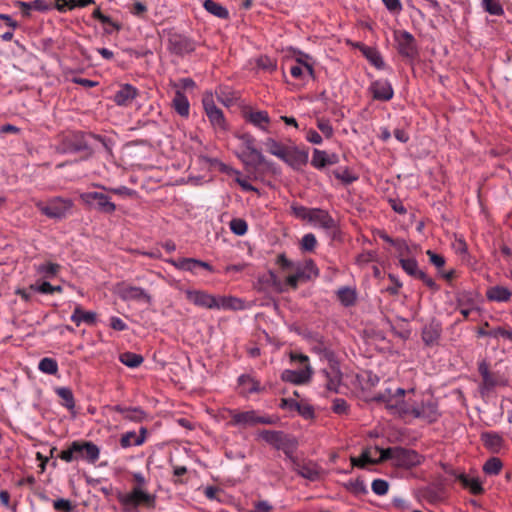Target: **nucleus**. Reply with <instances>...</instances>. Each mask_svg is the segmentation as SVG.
Here are the masks:
<instances>
[{"label": "nucleus", "mask_w": 512, "mask_h": 512, "mask_svg": "<svg viewBox=\"0 0 512 512\" xmlns=\"http://www.w3.org/2000/svg\"><path fill=\"white\" fill-rule=\"evenodd\" d=\"M419 397L420 395H417L414 389L405 390L399 387L394 389L388 387L384 392L379 393L375 399L383 402L393 414L413 417L416 406L419 404Z\"/></svg>", "instance_id": "obj_1"}, {"label": "nucleus", "mask_w": 512, "mask_h": 512, "mask_svg": "<svg viewBox=\"0 0 512 512\" xmlns=\"http://www.w3.org/2000/svg\"><path fill=\"white\" fill-rule=\"evenodd\" d=\"M188 301L196 306L207 309L239 310L243 308V302L232 296H214L202 290H186Z\"/></svg>", "instance_id": "obj_2"}, {"label": "nucleus", "mask_w": 512, "mask_h": 512, "mask_svg": "<svg viewBox=\"0 0 512 512\" xmlns=\"http://www.w3.org/2000/svg\"><path fill=\"white\" fill-rule=\"evenodd\" d=\"M60 266L56 263L46 262L37 268V279L34 283V291L42 294H53L62 292L61 285H53L52 281L57 278Z\"/></svg>", "instance_id": "obj_3"}, {"label": "nucleus", "mask_w": 512, "mask_h": 512, "mask_svg": "<svg viewBox=\"0 0 512 512\" xmlns=\"http://www.w3.org/2000/svg\"><path fill=\"white\" fill-rule=\"evenodd\" d=\"M291 211L296 218L307 221L314 227L330 229L334 226V220L325 210L292 204Z\"/></svg>", "instance_id": "obj_4"}, {"label": "nucleus", "mask_w": 512, "mask_h": 512, "mask_svg": "<svg viewBox=\"0 0 512 512\" xmlns=\"http://www.w3.org/2000/svg\"><path fill=\"white\" fill-rule=\"evenodd\" d=\"M99 458L98 447L91 442L74 441L68 449L61 452V459L66 462L85 459L95 462Z\"/></svg>", "instance_id": "obj_5"}, {"label": "nucleus", "mask_w": 512, "mask_h": 512, "mask_svg": "<svg viewBox=\"0 0 512 512\" xmlns=\"http://www.w3.org/2000/svg\"><path fill=\"white\" fill-rule=\"evenodd\" d=\"M236 137L241 142L238 157L242 162L247 166L253 167L262 164L264 157L255 147V138L248 133L236 134Z\"/></svg>", "instance_id": "obj_6"}, {"label": "nucleus", "mask_w": 512, "mask_h": 512, "mask_svg": "<svg viewBox=\"0 0 512 512\" xmlns=\"http://www.w3.org/2000/svg\"><path fill=\"white\" fill-rule=\"evenodd\" d=\"M382 458H387L393 465L403 468L419 465L422 460L417 452L400 447L386 449L385 454L382 453Z\"/></svg>", "instance_id": "obj_7"}, {"label": "nucleus", "mask_w": 512, "mask_h": 512, "mask_svg": "<svg viewBox=\"0 0 512 512\" xmlns=\"http://www.w3.org/2000/svg\"><path fill=\"white\" fill-rule=\"evenodd\" d=\"M287 64L291 76L300 83L304 84L314 78V67L308 55L299 53L295 58L287 61Z\"/></svg>", "instance_id": "obj_8"}, {"label": "nucleus", "mask_w": 512, "mask_h": 512, "mask_svg": "<svg viewBox=\"0 0 512 512\" xmlns=\"http://www.w3.org/2000/svg\"><path fill=\"white\" fill-rule=\"evenodd\" d=\"M290 358L293 361H299L304 365V367L300 370H284L281 375L282 380L293 384L307 383L312 375V369L308 364V357L303 354L291 353Z\"/></svg>", "instance_id": "obj_9"}, {"label": "nucleus", "mask_w": 512, "mask_h": 512, "mask_svg": "<svg viewBox=\"0 0 512 512\" xmlns=\"http://www.w3.org/2000/svg\"><path fill=\"white\" fill-rule=\"evenodd\" d=\"M202 103L213 129L217 133H225L228 130V125L223 112L215 105L213 95L206 93Z\"/></svg>", "instance_id": "obj_10"}, {"label": "nucleus", "mask_w": 512, "mask_h": 512, "mask_svg": "<svg viewBox=\"0 0 512 512\" xmlns=\"http://www.w3.org/2000/svg\"><path fill=\"white\" fill-rule=\"evenodd\" d=\"M43 214L50 218H64L66 217L73 206V203L69 199L53 198L47 202H40L37 204Z\"/></svg>", "instance_id": "obj_11"}, {"label": "nucleus", "mask_w": 512, "mask_h": 512, "mask_svg": "<svg viewBox=\"0 0 512 512\" xmlns=\"http://www.w3.org/2000/svg\"><path fill=\"white\" fill-rule=\"evenodd\" d=\"M119 501L122 505L128 507H137L141 504L150 505L153 503L154 498L140 486L134 487L130 493L121 494Z\"/></svg>", "instance_id": "obj_12"}, {"label": "nucleus", "mask_w": 512, "mask_h": 512, "mask_svg": "<svg viewBox=\"0 0 512 512\" xmlns=\"http://www.w3.org/2000/svg\"><path fill=\"white\" fill-rule=\"evenodd\" d=\"M386 449H381L377 446L366 448L359 457H351L353 466L364 468L368 464H377L386 461L387 458H382V453L385 454Z\"/></svg>", "instance_id": "obj_13"}, {"label": "nucleus", "mask_w": 512, "mask_h": 512, "mask_svg": "<svg viewBox=\"0 0 512 512\" xmlns=\"http://www.w3.org/2000/svg\"><path fill=\"white\" fill-rule=\"evenodd\" d=\"M80 198L88 205H92L96 202L98 209L106 213H112L116 209L115 204L110 201L109 197L102 193L85 192L80 195Z\"/></svg>", "instance_id": "obj_14"}, {"label": "nucleus", "mask_w": 512, "mask_h": 512, "mask_svg": "<svg viewBox=\"0 0 512 512\" xmlns=\"http://www.w3.org/2000/svg\"><path fill=\"white\" fill-rule=\"evenodd\" d=\"M244 119L256 128L268 132L270 125V117L266 111L246 109L243 111Z\"/></svg>", "instance_id": "obj_15"}, {"label": "nucleus", "mask_w": 512, "mask_h": 512, "mask_svg": "<svg viewBox=\"0 0 512 512\" xmlns=\"http://www.w3.org/2000/svg\"><path fill=\"white\" fill-rule=\"evenodd\" d=\"M118 293L125 301L135 300L146 304L151 302V296L140 287L123 285L119 288Z\"/></svg>", "instance_id": "obj_16"}, {"label": "nucleus", "mask_w": 512, "mask_h": 512, "mask_svg": "<svg viewBox=\"0 0 512 512\" xmlns=\"http://www.w3.org/2000/svg\"><path fill=\"white\" fill-rule=\"evenodd\" d=\"M437 416L438 411L436 405L432 401L424 402L419 397V404L416 406L413 418H420L428 422H433L437 419Z\"/></svg>", "instance_id": "obj_17"}, {"label": "nucleus", "mask_w": 512, "mask_h": 512, "mask_svg": "<svg viewBox=\"0 0 512 512\" xmlns=\"http://www.w3.org/2000/svg\"><path fill=\"white\" fill-rule=\"evenodd\" d=\"M395 40L398 45L399 52L405 56H412L415 53V40L413 36L406 31L395 33Z\"/></svg>", "instance_id": "obj_18"}, {"label": "nucleus", "mask_w": 512, "mask_h": 512, "mask_svg": "<svg viewBox=\"0 0 512 512\" xmlns=\"http://www.w3.org/2000/svg\"><path fill=\"white\" fill-rule=\"evenodd\" d=\"M138 96V90L130 85L124 84L114 95V102L119 106H129Z\"/></svg>", "instance_id": "obj_19"}, {"label": "nucleus", "mask_w": 512, "mask_h": 512, "mask_svg": "<svg viewBox=\"0 0 512 512\" xmlns=\"http://www.w3.org/2000/svg\"><path fill=\"white\" fill-rule=\"evenodd\" d=\"M370 90L377 100L388 101L393 97V88L387 80H377L372 83Z\"/></svg>", "instance_id": "obj_20"}, {"label": "nucleus", "mask_w": 512, "mask_h": 512, "mask_svg": "<svg viewBox=\"0 0 512 512\" xmlns=\"http://www.w3.org/2000/svg\"><path fill=\"white\" fill-rule=\"evenodd\" d=\"M232 420L235 424L239 425H254L256 423H270L267 418L259 417L256 412L245 411V412H234L232 414Z\"/></svg>", "instance_id": "obj_21"}, {"label": "nucleus", "mask_w": 512, "mask_h": 512, "mask_svg": "<svg viewBox=\"0 0 512 512\" xmlns=\"http://www.w3.org/2000/svg\"><path fill=\"white\" fill-rule=\"evenodd\" d=\"M307 153L300 151L294 147H288L281 160L294 168H299L307 162Z\"/></svg>", "instance_id": "obj_22"}, {"label": "nucleus", "mask_w": 512, "mask_h": 512, "mask_svg": "<svg viewBox=\"0 0 512 512\" xmlns=\"http://www.w3.org/2000/svg\"><path fill=\"white\" fill-rule=\"evenodd\" d=\"M71 320L79 326L81 323L94 325L97 320V314L92 311H84L80 305H76L71 315Z\"/></svg>", "instance_id": "obj_23"}, {"label": "nucleus", "mask_w": 512, "mask_h": 512, "mask_svg": "<svg viewBox=\"0 0 512 512\" xmlns=\"http://www.w3.org/2000/svg\"><path fill=\"white\" fill-rule=\"evenodd\" d=\"M293 469L302 477L307 478L309 480H315L319 476L318 467L311 462L304 463L293 461Z\"/></svg>", "instance_id": "obj_24"}, {"label": "nucleus", "mask_w": 512, "mask_h": 512, "mask_svg": "<svg viewBox=\"0 0 512 512\" xmlns=\"http://www.w3.org/2000/svg\"><path fill=\"white\" fill-rule=\"evenodd\" d=\"M487 298L492 301L506 302L511 298V291L504 286H493L487 290Z\"/></svg>", "instance_id": "obj_25"}, {"label": "nucleus", "mask_w": 512, "mask_h": 512, "mask_svg": "<svg viewBox=\"0 0 512 512\" xmlns=\"http://www.w3.org/2000/svg\"><path fill=\"white\" fill-rule=\"evenodd\" d=\"M173 107L177 113L183 117H187L190 111V104L187 97L181 92L177 91L173 99Z\"/></svg>", "instance_id": "obj_26"}, {"label": "nucleus", "mask_w": 512, "mask_h": 512, "mask_svg": "<svg viewBox=\"0 0 512 512\" xmlns=\"http://www.w3.org/2000/svg\"><path fill=\"white\" fill-rule=\"evenodd\" d=\"M338 300L344 306H352L355 304L357 295L356 291L350 287H342L337 291Z\"/></svg>", "instance_id": "obj_27"}, {"label": "nucleus", "mask_w": 512, "mask_h": 512, "mask_svg": "<svg viewBox=\"0 0 512 512\" xmlns=\"http://www.w3.org/2000/svg\"><path fill=\"white\" fill-rule=\"evenodd\" d=\"M457 479L465 488L469 489L474 494H479L483 490L482 485L477 478H473L465 474H458Z\"/></svg>", "instance_id": "obj_28"}, {"label": "nucleus", "mask_w": 512, "mask_h": 512, "mask_svg": "<svg viewBox=\"0 0 512 512\" xmlns=\"http://www.w3.org/2000/svg\"><path fill=\"white\" fill-rule=\"evenodd\" d=\"M266 150L272 155L282 159L288 146L281 144L273 138H267L264 142Z\"/></svg>", "instance_id": "obj_29"}, {"label": "nucleus", "mask_w": 512, "mask_h": 512, "mask_svg": "<svg viewBox=\"0 0 512 512\" xmlns=\"http://www.w3.org/2000/svg\"><path fill=\"white\" fill-rule=\"evenodd\" d=\"M168 262L177 269L190 271L194 273L196 272L197 268H199L198 260L193 258H183L178 261L170 259L168 260Z\"/></svg>", "instance_id": "obj_30"}, {"label": "nucleus", "mask_w": 512, "mask_h": 512, "mask_svg": "<svg viewBox=\"0 0 512 512\" xmlns=\"http://www.w3.org/2000/svg\"><path fill=\"white\" fill-rule=\"evenodd\" d=\"M239 385L242 393H252L260 391V384L254 378L242 375L239 377Z\"/></svg>", "instance_id": "obj_31"}, {"label": "nucleus", "mask_w": 512, "mask_h": 512, "mask_svg": "<svg viewBox=\"0 0 512 512\" xmlns=\"http://www.w3.org/2000/svg\"><path fill=\"white\" fill-rule=\"evenodd\" d=\"M311 163L315 168L321 169L327 165L333 164L334 161L327 155L325 151L315 149L313 151Z\"/></svg>", "instance_id": "obj_32"}, {"label": "nucleus", "mask_w": 512, "mask_h": 512, "mask_svg": "<svg viewBox=\"0 0 512 512\" xmlns=\"http://www.w3.org/2000/svg\"><path fill=\"white\" fill-rule=\"evenodd\" d=\"M56 393L61 398L62 405L73 412L75 408V402L72 391L66 387H59L56 389Z\"/></svg>", "instance_id": "obj_33"}, {"label": "nucleus", "mask_w": 512, "mask_h": 512, "mask_svg": "<svg viewBox=\"0 0 512 512\" xmlns=\"http://www.w3.org/2000/svg\"><path fill=\"white\" fill-rule=\"evenodd\" d=\"M38 369L45 374L55 375L58 372V363L55 359L45 357L40 360Z\"/></svg>", "instance_id": "obj_34"}, {"label": "nucleus", "mask_w": 512, "mask_h": 512, "mask_svg": "<svg viewBox=\"0 0 512 512\" xmlns=\"http://www.w3.org/2000/svg\"><path fill=\"white\" fill-rule=\"evenodd\" d=\"M204 8L209 13H211L219 18H227L228 17L227 9L212 0H206L204 2Z\"/></svg>", "instance_id": "obj_35"}, {"label": "nucleus", "mask_w": 512, "mask_h": 512, "mask_svg": "<svg viewBox=\"0 0 512 512\" xmlns=\"http://www.w3.org/2000/svg\"><path fill=\"white\" fill-rule=\"evenodd\" d=\"M120 361L127 367L135 368L143 362V357L135 353L125 352L120 355Z\"/></svg>", "instance_id": "obj_36"}, {"label": "nucleus", "mask_w": 512, "mask_h": 512, "mask_svg": "<svg viewBox=\"0 0 512 512\" xmlns=\"http://www.w3.org/2000/svg\"><path fill=\"white\" fill-rule=\"evenodd\" d=\"M327 383L326 387L329 391L337 392L341 383V376L338 370L332 369L326 372Z\"/></svg>", "instance_id": "obj_37"}, {"label": "nucleus", "mask_w": 512, "mask_h": 512, "mask_svg": "<svg viewBox=\"0 0 512 512\" xmlns=\"http://www.w3.org/2000/svg\"><path fill=\"white\" fill-rule=\"evenodd\" d=\"M400 264H401V267L403 268V270L415 277V278H418L419 277V274L422 273V271L419 269L418 267V264L416 262V260L414 259H400Z\"/></svg>", "instance_id": "obj_38"}, {"label": "nucleus", "mask_w": 512, "mask_h": 512, "mask_svg": "<svg viewBox=\"0 0 512 512\" xmlns=\"http://www.w3.org/2000/svg\"><path fill=\"white\" fill-rule=\"evenodd\" d=\"M482 440L484 445L493 451H497L502 444V438L494 433H484L482 435Z\"/></svg>", "instance_id": "obj_39"}, {"label": "nucleus", "mask_w": 512, "mask_h": 512, "mask_svg": "<svg viewBox=\"0 0 512 512\" xmlns=\"http://www.w3.org/2000/svg\"><path fill=\"white\" fill-rule=\"evenodd\" d=\"M144 441L143 437L138 436L135 432H127L121 437L122 447H129L132 445H141Z\"/></svg>", "instance_id": "obj_40"}, {"label": "nucleus", "mask_w": 512, "mask_h": 512, "mask_svg": "<svg viewBox=\"0 0 512 512\" xmlns=\"http://www.w3.org/2000/svg\"><path fill=\"white\" fill-rule=\"evenodd\" d=\"M363 53L364 55L366 56V58L374 65L376 66L377 68H382L384 63H383V60H382V57L380 56V54L378 53V51H376L375 49L373 48H368L366 47L364 50H363Z\"/></svg>", "instance_id": "obj_41"}, {"label": "nucleus", "mask_w": 512, "mask_h": 512, "mask_svg": "<svg viewBox=\"0 0 512 512\" xmlns=\"http://www.w3.org/2000/svg\"><path fill=\"white\" fill-rule=\"evenodd\" d=\"M483 6L491 15H502L504 12L498 0H483Z\"/></svg>", "instance_id": "obj_42"}, {"label": "nucleus", "mask_w": 512, "mask_h": 512, "mask_svg": "<svg viewBox=\"0 0 512 512\" xmlns=\"http://www.w3.org/2000/svg\"><path fill=\"white\" fill-rule=\"evenodd\" d=\"M230 229L234 234L242 236L247 232V223L240 218L233 219L230 222Z\"/></svg>", "instance_id": "obj_43"}, {"label": "nucleus", "mask_w": 512, "mask_h": 512, "mask_svg": "<svg viewBox=\"0 0 512 512\" xmlns=\"http://www.w3.org/2000/svg\"><path fill=\"white\" fill-rule=\"evenodd\" d=\"M299 266L302 268L303 272L307 275V279L310 280L312 278H316L318 276V269L316 268L313 261L308 260L305 261L302 264H299Z\"/></svg>", "instance_id": "obj_44"}, {"label": "nucleus", "mask_w": 512, "mask_h": 512, "mask_svg": "<svg viewBox=\"0 0 512 512\" xmlns=\"http://www.w3.org/2000/svg\"><path fill=\"white\" fill-rule=\"evenodd\" d=\"M502 467V463L497 458H491L484 464V471L487 474H497Z\"/></svg>", "instance_id": "obj_45"}, {"label": "nucleus", "mask_w": 512, "mask_h": 512, "mask_svg": "<svg viewBox=\"0 0 512 512\" xmlns=\"http://www.w3.org/2000/svg\"><path fill=\"white\" fill-rule=\"evenodd\" d=\"M317 127L324 134L326 138H330L333 135V128L329 120L324 118L317 119Z\"/></svg>", "instance_id": "obj_46"}, {"label": "nucleus", "mask_w": 512, "mask_h": 512, "mask_svg": "<svg viewBox=\"0 0 512 512\" xmlns=\"http://www.w3.org/2000/svg\"><path fill=\"white\" fill-rule=\"evenodd\" d=\"M388 483L382 479H376L372 482V491L377 495H385L388 492Z\"/></svg>", "instance_id": "obj_47"}, {"label": "nucleus", "mask_w": 512, "mask_h": 512, "mask_svg": "<svg viewBox=\"0 0 512 512\" xmlns=\"http://www.w3.org/2000/svg\"><path fill=\"white\" fill-rule=\"evenodd\" d=\"M316 238L313 234L309 233L303 236L301 241L302 249L312 251L316 246Z\"/></svg>", "instance_id": "obj_48"}, {"label": "nucleus", "mask_w": 512, "mask_h": 512, "mask_svg": "<svg viewBox=\"0 0 512 512\" xmlns=\"http://www.w3.org/2000/svg\"><path fill=\"white\" fill-rule=\"evenodd\" d=\"M258 66L269 71H273L276 68V63L268 57H261L258 60Z\"/></svg>", "instance_id": "obj_49"}, {"label": "nucleus", "mask_w": 512, "mask_h": 512, "mask_svg": "<svg viewBox=\"0 0 512 512\" xmlns=\"http://www.w3.org/2000/svg\"><path fill=\"white\" fill-rule=\"evenodd\" d=\"M426 254L429 256V260L432 264H434L436 267L440 268L444 266L445 260L441 255H438L431 250H428Z\"/></svg>", "instance_id": "obj_50"}, {"label": "nucleus", "mask_w": 512, "mask_h": 512, "mask_svg": "<svg viewBox=\"0 0 512 512\" xmlns=\"http://www.w3.org/2000/svg\"><path fill=\"white\" fill-rule=\"evenodd\" d=\"M236 175L235 181L241 186V188L245 191H256L255 187H253L246 179L240 176L238 171H234Z\"/></svg>", "instance_id": "obj_51"}, {"label": "nucleus", "mask_w": 512, "mask_h": 512, "mask_svg": "<svg viewBox=\"0 0 512 512\" xmlns=\"http://www.w3.org/2000/svg\"><path fill=\"white\" fill-rule=\"evenodd\" d=\"M110 326L112 329L116 330V331H123L127 328V325L125 324V322L120 319L119 317H111L110 318Z\"/></svg>", "instance_id": "obj_52"}, {"label": "nucleus", "mask_w": 512, "mask_h": 512, "mask_svg": "<svg viewBox=\"0 0 512 512\" xmlns=\"http://www.w3.org/2000/svg\"><path fill=\"white\" fill-rule=\"evenodd\" d=\"M348 405L343 399H336L333 402V411L338 414H343L347 411Z\"/></svg>", "instance_id": "obj_53"}, {"label": "nucleus", "mask_w": 512, "mask_h": 512, "mask_svg": "<svg viewBox=\"0 0 512 512\" xmlns=\"http://www.w3.org/2000/svg\"><path fill=\"white\" fill-rule=\"evenodd\" d=\"M78 6V0H65L64 3H58V10L66 12Z\"/></svg>", "instance_id": "obj_54"}, {"label": "nucleus", "mask_w": 512, "mask_h": 512, "mask_svg": "<svg viewBox=\"0 0 512 512\" xmlns=\"http://www.w3.org/2000/svg\"><path fill=\"white\" fill-rule=\"evenodd\" d=\"M272 506L266 501H259L254 505L251 512H271Z\"/></svg>", "instance_id": "obj_55"}, {"label": "nucleus", "mask_w": 512, "mask_h": 512, "mask_svg": "<svg viewBox=\"0 0 512 512\" xmlns=\"http://www.w3.org/2000/svg\"><path fill=\"white\" fill-rule=\"evenodd\" d=\"M53 505L56 510L68 512L71 509V503L65 499H58L54 501Z\"/></svg>", "instance_id": "obj_56"}, {"label": "nucleus", "mask_w": 512, "mask_h": 512, "mask_svg": "<svg viewBox=\"0 0 512 512\" xmlns=\"http://www.w3.org/2000/svg\"><path fill=\"white\" fill-rule=\"evenodd\" d=\"M386 8L391 12H398L401 10V3L399 0H382Z\"/></svg>", "instance_id": "obj_57"}, {"label": "nucleus", "mask_w": 512, "mask_h": 512, "mask_svg": "<svg viewBox=\"0 0 512 512\" xmlns=\"http://www.w3.org/2000/svg\"><path fill=\"white\" fill-rule=\"evenodd\" d=\"M418 279L422 280L423 283L430 289H433V290L437 289V285H436L435 281L431 277H429L426 273H424L423 271L421 274H419Z\"/></svg>", "instance_id": "obj_58"}, {"label": "nucleus", "mask_w": 512, "mask_h": 512, "mask_svg": "<svg viewBox=\"0 0 512 512\" xmlns=\"http://www.w3.org/2000/svg\"><path fill=\"white\" fill-rule=\"evenodd\" d=\"M307 140L313 144L322 143V137L315 130H309L307 132Z\"/></svg>", "instance_id": "obj_59"}, {"label": "nucleus", "mask_w": 512, "mask_h": 512, "mask_svg": "<svg viewBox=\"0 0 512 512\" xmlns=\"http://www.w3.org/2000/svg\"><path fill=\"white\" fill-rule=\"evenodd\" d=\"M146 6L141 2H135L132 8V13L134 15L140 16L146 12Z\"/></svg>", "instance_id": "obj_60"}, {"label": "nucleus", "mask_w": 512, "mask_h": 512, "mask_svg": "<svg viewBox=\"0 0 512 512\" xmlns=\"http://www.w3.org/2000/svg\"><path fill=\"white\" fill-rule=\"evenodd\" d=\"M393 245L395 246V248L397 249L401 256H403L405 252L408 250V246L403 240H395Z\"/></svg>", "instance_id": "obj_61"}, {"label": "nucleus", "mask_w": 512, "mask_h": 512, "mask_svg": "<svg viewBox=\"0 0 512 512\" xmlns=\"http://www.w3.org/2000/svg\"><path fill=\"white\" fill-rule=\"evenodd\" d=\"M295 277L302 283L307 281V275L303 272L302 268L299 264L295 267L294 273Z\"/></svg>", "instance_id": "obj_62"}, {"label": "nucleus", "mask_w": 512, "mask_h": 512, "mask_svg": "<svg viewBox=\"0 0 512 512\" xmlns=\"http://www.w3.org/2000/svg\"><path fill=\"white\" fill-rule=\"evenodd\" d=\"M394 136L398 141L403 142V143L407 142L409 139L408 134L404 130H401V129L395 130Z\"/></svg>", "instance_id": "obj_63"}, {"label": "nucleus", "mask_w": 512, "mask_h": 512, "mask_svg": "<svg viewBox=\"0 0 512 512\" xmlns=\"http://www.w3.org/2000/svg\"><path fill=\"white\" fill-rule=\"evenodd\" d=\"M299 283L301 282L295 277L294 274H290L286 278V285L290 286L293 289L297 288Z\"/></svg>", "instance_id": "obj_64"}]
</instances>
